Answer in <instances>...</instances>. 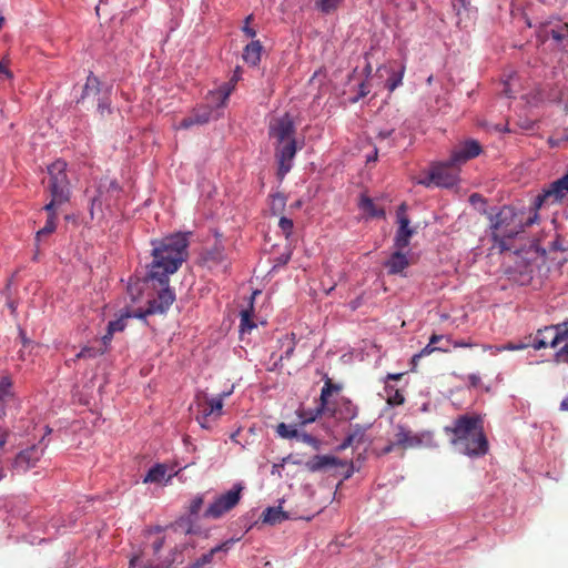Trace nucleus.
<instances>
[{"label": "nucleus", "mask_w": 568, "mask_h": 568, "mask_svg": "<svg viewBox=\"0 0 568 568\" xmlns=\"http://www.w3.org/2000/svg\"><path fill=\"white\" fill-rule=\"evenodd\" d=\"M151 244L153 260L143 283L158 282L160 290L156 297L148 302L146 313L164 314L175 301V293L169 287V276L186 261L189 242L185 234L176 233L153 240Z\"/></svg>", "instance_id": "nucleus-1"}, {"label": "nucleus", "mask_w": 568, "mask_h": 568, "mask_svg": "<svg viewBox=\"0 0 568 568\" xmlns=\"http://www.w3.org/2000/svg\"><path fill=\"white\" fill-rule=\"evenodd\" d=\"M450 443L456 449L469 457H481L488 453L489 444L484 432V422L479 415L464 414L445 427Z\"/></svg>", "instance_id": "nucleus-2"}, {"label": "nucleus", "mask_w": 568, "mask_h": 568, "mask_svg": "<svg viewBox=\"0 0 568 568\" xmlns=\"http://www.w3.org/2000/svg\"><path fill=\"white\" fill-rule=\"evenodd\" d=\"M538 211L535 199L528 212L504 205L495 215H490L491 236L498 247L501 251L509 250L510 247L506 241L514 239L526 227L537 223L539 220Z\"/></svg>", "instance_id": "nucleus-3"}, {"label": "nucleus", "mask_w": 568, "mask_h": 568, "mask_svg": "<svg viewBox=\"0 0 568 568\" xmlns=\"http://www.w3.org/2000/svg\"><path fill=\"white\" fill-rule=\"evenodd\" d=\"M560 344L562 346L555 353L554 361L557 364H568V321L538 329L530 345L535 349H541L548 346L555 348Z\"/></svg>", "instance_id": "nucleus-4"}, {"label": "nucleus", "mask_w": 568, "mask_h": 568, "mask_svg": "<svg viewBox=\"0 0 568 568\" xmlns=\"http://www.w3.org/2000/svg\"><path fill=\"white\" fill-rule=\"evenodd\" d=\"M48 185L47 190L50 193V202L47 203L43 210H51L52 207H60L70 201V182L67 175V163L62 160L54 161L48 166Z\"/></svg>", "instance_id": "nucleus-5"}, {"label": "nucleus", "mask_w": 568, "mask_h": 568, "mask_svg": "<svg viewBox=\"0 0 568 568\" xmlns=\"http://www.w3.org/2000/svg\"><path fill=\"white\" fill-rule=\"evenodd\" d=\"M393 437L394 445H397L402 450L419 448L422 446L429 445L432 442V434L429 432L415 434L409 428L400 424L395 426Z\"/></svg>", "instance_id": "nucleus-6"}, {"label": "nucleus", "mask_w": 568, "mask_h": 568, "mask_svg": "<svg viewBox=\"0 0 568 568\" xmlns=\"http://www.w3.org/2000/svg\"><path fill=\"white\" fill-rule=\"evenodd\" d=\"M243 487L235 485L225 494L220 495L205 510L204 517L217 519L233 509L241 499Z\"/></svg>", "instance_id": "nucleus-7"}, {"label": "nucleus", "mask_w": 568, "mask_h": 568, "mask_svg": "<svg viewBox=\"0 0 568 568\" xmlns=\"http://www.w3.org/2000/svg\"><path fill=\"white\" fill-rule=\"evenodd\" d=\"M459 165L452 163V158L432 166L429 180L437 186L450 187L458 181Z\"/></svg>", "instance_id": "nucleus-8"}, {"label": "nucleus", "mask_w": 568, "mask_h": 568, "mask_svg": "<svg viewBox=\"0 0 568 568\" xmlns=\"http://www.w3.org/2000/svg\"><path fill=\"white\" fill-rule=\"evenodd\" d=\"M568 194V172L560 179L551 182L536 196V207L559 203Z\"/></svg>", "instance_id": "nucleus-9"}, {"label": "nucleus", "mask_w": 568, "mask_h": 568, "mask_svg": "<svg viewBox=\"0 0 568 568\" xmlns=\"http://www.w3.org/2000/svg\"><path fill=\"white\" fill-rule=\"evenodd\" d=\"M44 449L45 447L39 443L20 450L12 460V469L26 474L38 465L43 457Z\"/></svg>", "instance_id": "nucleus-10"}, {"label": "nucleus", "mask_w": 568, "mask_h": 568, "mask_svg": "<svg viewBox=\"0 0 568 568\" xmlns=\"http://www.w3.org/2000/svg\"><path fill=\"white\" fill-rule=\"evenodd\" d=\"M296 152L297 146L295 140H290L282 144L277 143L275 148V159L278 164L277 178L280 181H283L285 175L291 171Z\"/></svg>", "instance_id": "nucleus-11"}, {"label": "nucleus", "mask_w": 568, "mask_h": 568, "mask_svg": "<svg viewBox=\"0 0 568 568\" xmlns=\"http://www.w3.org/2000/svg\"><path fill=\"white\" fill-rule=\"evenodd\" d=\"M406 204L403 203L397 210V222L398 229L394 239V247L398 250H405L409 245L410 237L415 233L414 229L409 226V219L405 214Z\"/></svg>", "instance_id": "nucleus-12"}, {"label": "nucleus", "mask_w": 568, "mask_h": 568, "mask_svg": "<svg viewBox=\"0 0 568 568\" xmlns=\"http://www.w3.org/2000/svg\"><path fill=\"white\" fill-rule=\"evenodd\" d=\"M219 114H213V106L210 103H202L194 108L189 116H185L178 129L187 130L193 125L206 124L211 119L217 118Z\"/></svg>", "instance_id": "nucleus-13"}, {"label": "nucleus", "mask_w": 568, "mask_h": 568, "mask_svg": "<svg viewBox=\"0 0 568 568\" xmlns=\"http://www.w3.org/2000/svg\"><path fill=\"white\" fill-rule=\"evenodd\" d=\"M294 133V122L287 113L275 119L270 125V135L275 138L280 144L290 140H295Z\"/></svg>", "instance_id": "nucleus-14"}, {"label": "nucleus", "mask_w": 568, "mask_h": 568, "mask_svg": "<svg viewBox=\"0 0 568 568\" xmlns=\"http://www.w3.org/2000/svg\"><path fill=\"white\" fill-rule=\"evenodd\" d=\"M19 400L12 392V381L4 376L0 379V419L4 418L8 410H17Z\"/></svg>", "instance_id": "nucleus-15"}, {"label": "nucleus", "mask_w": 568, "mask_h": 568, "mask_svg": "<svg viewBox=\"0 0 568 568\" xmlns=\"http://www.w3.org/2000/svg\"><path fill=\"white\" fill-rule=\"evenodd\" d=\"M480 153L481 146L476 140L465 141L452 152V163L460 166L467 161L478 156Z\"/></svg>", "instance_id": "nucleus-16"}, {"label": "nucleus", "mask_w": 568, "mask_h": 568, "mask_svg": "<svg viewBox=\"0 0 568 568\" xmlns=\"http://www.w3.org/2000/svg\"><path fill=\"white\" fill-rule=\"evenodd\" d=\"M538 38L542 42L551 38L559 43L568 38V23L559 20L556 22H547L538 31Z\"/></svg>", "instance_id": "nucleus-17"}, {"label": "nucleus", "mask_w": 568, "mask_h": 568, "mask_svg": "<svg viewBox=\"0 0 568 568\" xmlns=\"http://www.w3.org/2000/svg\"><path fill=\"white\" fill-rule=\"evenodd\" d=\"M344 467L346 463L331 455H315L305 463V467L311 473L326 470L334 467Z\"/></svg>", "instance_id": "nucleus-18"}, {"label": "nucleus", "mask_w": 568, "mask_h": 568, "mask_svg": "<svg viewBox=\"0 0 568 568\" xmlns=\"http://www.w3.org/2000/svg\"><path fill=\"white\" fill-rule=\"evenodd\" d=\"M233 87L229 83L221 85L214 91H210L205 97L204 103H210L213 106V114H219L220 109H223L232 93Z\"/></svg>", "instance_id": "nucleus-19"}, {"label": "nucleus", "mask_w": 568, "mask_h": 568, "mask_svg": "<svg viewBox=\"0 0 568 568\" xmlns=\"http://www.w3.org/2000/svg\"><path fill=\"white\" fill-rule=\"evenodd\" d=\"M444 339H445L444 335L433 334L429 337L428 344L419 353L415 354L412 357L413 369L417 366V363L420 358L428 356L434 352L448 353L449 352L448 345H437L438 341H444Z\"/></svg>", "instance_id": "nucleus-20"}, {"label": "nucleus", "mask_w": 568, "mask_h": 568, "mask_svg": "<svg viewBox=\"0 0 568 568\" xmlns=\"http://www.w3.org/2000/svg\"><path fill=\"white\" fill-rule=\"evenodd\" d=\"M384 265L387 268L388 274L396 275L402 274L404 270L410 265V261L408 256L403 253V250L396 248Z\"/></svg>", "instance_id": "nucleus-21"}, {"label": "nucleus", "mask_w": 568, "mask_h": 568, "mask_svg": "<svg viewBox=\"0 0 568 568\" xmlns=\"http://www.w3.org/2000/svg\"><path fill=\"white\" fill-rule=\"evenodd\" d=\"M59 207H52L51 210H44L48 213V217L45 224L42 229H40L36 234V245L39 247V243L42 237L52 234L57 229V215Z\"/></svg>", "instance_id": "nucleus-22"}, {"label": "nucleus", "mask_w": 568, "mask_h": 568, "mask_svg": "<svg viewBox=\"0 0 568 568\" xmlns=\"http://www.w3.org/2000/svg\"><path fill=\"white\" fill-rule=\"evenodd\" d=\"M231 544H232V540H226V541L213 547L209 552L202 555L194 562L201 568H210V565L212 564L214 556L220 552H227Z\"/></svg>", "instance_id": "nucleus-23"}, {"label": "nucleus", "mask_w": 568, "mask_h": 568, "mask_svg": "<svg viewBox=\"0 0 568 568\" xmlns=\"http://www.w3.org/2000/svg\"><path fill=\"white\" fill-rule=\"evenodd\" d=\"M263 47L258 40L250 42L243 51V59L252 67H256L261 60Z\"/></svg>", "instance_id": "nucleus-24"}, {"label": "nucleus", "mask_w": 568, "mask_h": 568, "mask_svg": "<svg viewBox=\"0 0 568 568\" xmlns=\"http://www.w3.org/2000/svg\"><path fill=\"white\" fill-rule=\"evenodd\" d=\"M199 408H202L205 416H220L223 408V396L205 398L202 403L199 404Z\"/></svg>", "instance_id": "nucleus-25"}, {"label": "nucleus", "mask_w": 568, "mask_h": 568, "mask_svg": "<svg viewBox=\"0 0 568 568\" xmlns=\"http://www.w3.org/2000/svg\"><path fill=\"white\" fill-rule=\"evenodd\" d=\"M204 263L210 267H216L225 262L224 250L221 246H214L203 254Z\"/></svg>", "instance_id": "nucleus-26"}, {"label": "nucleus", "mask_w": 568, "mask_h": 568, "mask_svg": "<svg viewBox=\"0 0 568 568\" xmlns=\"http://www.w3.org/2000/svg\"><path fill=\"white\" fill-rule=\"evenodd\" d=\"M101 93V82L98 77L90 72L87 77L85 84L82 90L81 99L84 100L90 97H97Z\"/></svg>", "instance_id": "nucleus-27"}, {"label": "nucleus", "mask_w": 568, "mask_h": 568, "mask_svg": "<svg viewBox=\"0 0 568 568\" xmlns=\"http://www.w3.org/2000/svg\"><path fill=\"white\" fill-rule=\"evenodd\" d=\"M287 518L281 507H268L263 511V521L271 525L280 524Z\"/></svg>", "instance_id": "nucleus-28"}, {"label": "nucleus", "mask_w": 568, "mask_h": 568, "mask_svg": "<svg viewBox=\"0 0 568 568\" xmlns=\"http://www.w3.org/2000/svg\"><path fill=\"white\" fill-rule=\"evenodd\" d=\"M338 414L341 418L351 420L357 416L358 409L357 406L354 405L351 399L342 398L339 403Z\"/></svg>", "instance_id": "nucleus-29"}, {"label": "nucleus", "mask_w": 568, "mask_h": 568, "mask_svg": "<svg viewBox=\"0 0 568 568\" xmlns=\"http://www.w3.org/2000/svg\"><path fill=\"white\" fill-rule=\"evenodd\" d=\"M168 468L163 464H156L145 475L143 483L160 484L166 476Z\"/></svg>", "instance_id": "nucleus-30"}, {"label": "nucleus", "mask_w": 568, "mask_h": 568, "mask_svg": "<svg viewBox=\"0 0 568 568\" xmlns=\"http://www.w3.org/2000/svg\"><path fill=\"white\" fill-rule=\"evenodd\" d=\"M326 406L323 405L322 403H320V405L314 408V409H310V410H306V409H301L298 410V417L301 418V424L302 425H306V424H310V423H313L315 422L318 417L322 416V414L324 413Z\"/></svg>", "instance_id": "nucleus-31"}, {"label": "nucleus", "mask_w": 568, "mask_h": 568, "mask_svg": "<svg viewBox=\"0 0 568 568\" xmlns=\"http://www.w3.org/2000/svg\"><path fill=\"white\" fill-rule=\"evenodd\" d=\"M359 206L363 211H365L371 217H384L385 211L384 209L377 207L373 200L368 196H362Z\"/></svg>", "instance_id": "nucleus-32"}, {"label": "nucleus", "mask_w": 568, "mask_h": 568, "mask_svg": "<svg viewBox=\"0 0 568 568\" xmlns=\"http://www.w3.org/2000/svg\"><path fill=\"white\" fill-rule=\"evenodd\" d=\"M405 73V65L400 64L397 70L392 68L390 75L386 81V88L389 92H393L396 88L402 84Z\"/></svg>", "instance_id": "nucleus-33"}, {"label": "nucleus", "mask_w": 568, "mask_h": 568, "mask_svg": "<svg viewBox=\"0 0 568 568\" xmlns=\"http://www.w3.org/2000/svg\"><path fill=\"white\" fill-rule=\"evenodd\" d=\"M344 0H316L315 8L324 14L334 13Z\"/></svg>", "instance_id": "nucleus-34"}, {"label": "nucleus", "mask_w": 568, "mask_h": 568, "mask_svg": "<svg viewBox=\"0 0 568 568\" xmlns=\"http://www.w3.org/2000/svg\"><path fill=\"white\" fill-rule=\"evenodd\" d=\"M385 393L387 396V403L389 405L398 406V405L404 404L405 397H404L403 393L399 389L395 388L393 385L386 384Z\"/></svg>", "instance_id": "nucleus-35"}, {"label": "nucleus", "mask_w": 568, "mask_h": 568, "mask_svg": "<svg viewBox=\"0 0 568 568\" xmlns=\"http://www.w3.org/2000/svg\"><path fill=\"white\" fill-rule=\"evenodd\" d=\"M253 316V304L251 303L250 308L241 311V332H251L256 327V324L252 320Z\"/></svg>", "instance_id": "nucleus-36"}, {"label": "nucleus", "mask_w": 568, "mask_h": 568, "mask_svg": "<svg viewBox=\"0 0 568 568\" xmlns=\"http://www.w3.org/2000/svg\"><path fill=\"white\" fill-rule=\"evenodd\" d=\"M341 385L338 384H334L332 382L331 378H326L325 379V383H324V386L321 390V396H320V403H322L323 405L327 406V403H328V397L334 393V392H339L341 390Z\"/></svg>", "instance_id": "nucleus-37"}, {"label": "nucleus", "mask_w": 568, "mask_h": 568, "mask_svg": "<svg viewBox=\"0 0 568 568\" xmlns=\"http://www.w3.org/2000/svg\"><path fill=\"white\" fill-rule=\"evenodd\" d=\"M365 433H366V427H364L359 424H355L352 426L351 432L348 433L347 437L349 439H352V443L354 444V446H358L359 444H362L364 442Z\"/></svg>", "instance_id": "nucleus-38"}, {"label": "nucleus", "mask_w": 568, "mask_h": 568, "mask_svg": "<svg viewBox=\"0 0 568 568\" xmlns=\"http://www.w3.org/2000/svg\"><path fill=\"white\" fill-rule=\"evenodd\" d=\"M281 342L282 345L285 346L286 348L284 353L280 356V361L290 359L293 356L295 349V335H286Z\"/></svg>", "instance_id": "nucleus-39"}, {"label": "nucleus", "mask_w": 568, "mask_h": 568, "mask_svg": "<svg viewBox=\"0 0 568 568\" xmlns=\"http://www.w3.org/2000/svg\"><path fill=\"white\" fill-rule=\"evenodd\" d=\"M131 317V313L122 314L119 318L114 321H110L108 324V328L113 332H122L126 327V321Z\"/></svg>", "instance_id": "nucleus-40"}, {"label": "nucleus", "mask_w": 568, "mask_h": 568, "mask_svg": "<svg viewBox=\"0 0 568 568\" xmlns=\"http://www.w3.org/2000/svg\"><path fill=\"white\" fill-rule=\"evenodd\" d=\"M105 353V348H97L92 346L83 347L77 355L75 358H94L97 356L103 355Z\"/></svg>", "instance_id": "nucleus-41"}, {"label": "nucleus", "mask_w": 568, "mask_h": 568, "mask_svg": "<svg viewBox=\"0 0 568 568\" xmlns=\"http://www.w3.org/2000/svg\"><path fill=\"white\" fill-rule=\"evenodd\" d=\"M276 432L282 438H297L300 434L297 429L286 425L285 423H280L276 427Z\"/></svg>", "instance_id": "nucleus-42"}, {"label": "nucleus", "mask_w": 568, "mask_h": 568, "mask_svg": "<svg viewBox=\"0 0 568 568\" xmlns=\"http://www.w3.org/2000/svg\"><path fill=\"white\" fill-rule=\"evenodd\" d=\"M97 110L101 118H105L112 113V108H111V102H110L109 97L104 95L101 99H99Z\"/></svg>", "instance_id": "nucleus-43"}, {"label": "nucleus", "mask_w": 568, "mask_h": 568, "mask_svg": "<svg viewBox=\"0 0 568 568\" xmlns=\"http://www.w3.org/2000/svg\"><path fill=\"white\" fill-rule=\"evenodd\" d=\"M298 440L312 446L314 449H320L321 440L307 433H301L297 437Z\"/></svg>", "instance_id": "nucleus-44"}, {"label": "nucleus", "mask_w": 568, "mask_h": 568, "mask_svg": "<svg viewBox=\"0 0 568 568\" xmlns=\"http://www.w3.org/2000/svg\"><path fill=\"white\" fill-rule=\"evenodd\" d=\"M278 226L282 230V232L285 234L286 237H288L293 231V221L288 217L282 216L278 221Z\"/></svg>", "instance_id": "nucleus-45"}, {"label": "nucleus", "mask_w": 568, "mask_h": 568, "mask_svg": "<svg viewBox=\"0 0 568 568\" xmlns=\"http://www.w3.org/2000/svg\"><path fill=\"white\" fill-rule=\"evenodd\" d=\"M102 213V201H101V192L94 196L91 201L90 214L91 219H94L95 213Z\"/></svg>", "instance_id": "nucleus-46"}, {"label": "nucleus", "mask_w": 568, "mask_h": 568, "mask_svg": "<svg viewBox=\"0 0 568 568\" xmlns=\"http://www.w3.org/2000/svg\"><path fill=\"white\" fill-rule=\"evenodd\" d=\"M445 345H448V347H474L475 344L470 341H454L449 336H445Z\"/></svg>", "instance_id": "nucleus-47"}, {"label": "nucleus", "mask_w": 568, "mask_h": 568, "mask_svg": "<svg viewBox=\"0 0 568 568\" xmlns=\"http://www.w3.org/2000/svg\"><path fill=\"white\" fill-rule=\"evenodd\" d=\"M371 92V85L368 82H362L358 87V93L356 97L352 98V103L358 102L362 98H365Z\"/></svg>", "instance_id": "nucleus-48"}, {"label": "nucleus", "mask_w": 568, "mask_h": 568, "mask_svg": "<svg viewBox=\"0 0 568 568\" xmlns=\"http://www.w3.org/2000/svg\"><path fill=\"white\" fill-rule=\"evenodd\" d=\"M202 505H203V497L196 496L194 499H192V501L190 504V514L196 515L201 510Z\"/></svg>", "instance_id": "nucleus-49"}, {"label": "nucleus", "mask_w": 568, "mask_h": 568, "mask_svg": "<svg viewBox=\"0 0 568 568\" xmlns=\"http://www.w3.org/2000/svg\"><path fill=\"white\" fill-rule=\"evenodd\" d=\"M140 281L136 280L134 283L133 282H130L129 286H128V291L132 297V301H135L138 300V294L140 292Z\"/></svg>", "instance_id": "nucleus-50"}, {"label": "nucleus", "mask_w": 568, "mask_h": 568, "mask_svg": "<svg viewBox=\"0 0 568 568\" xmlns=\"http://www.w3.org/2000/svg\"><path fill=\"white\" fill-rule=\"evenodd\" d=\"M211 416H205L204 417V412H202V408H199V414L196 416V420L199 422V424L201 425V427L203 428H210V424H209V418Z\"/></svg>", "instance_id": "nucleus-51"}, {"label": "nucleus", "mask_w": 568, "mask_h": 568, "mask_svg": "<svg viewBox=\"0 0 568 568\" xmlns=\"http://www.w3.org/2000/svg\"><path fill=\"white\" fill-rule=\"evenodd\" d=\"M10 432L7 428L0 427V450H2L8 442Z\"/></svg>", "instance_id": "nucleus-52"}, {"label": "nucleus", "mask_w": 568, "mask_h": 568, "mask_svg": "<svg viewBox=\"0 0 568 568\" xmlns=\"http://www.w3.org/2000/svg\"><path fill=\"white\" fill-rule=\"evenodd\" d=\"M252 20V16H248L245 20V26L243 27V32L248 37V38H254L256 36V31L248 27V22Z\"/></svg>", "instance_id": "nucleus-53"}, {"label": "nucleus", "mask_w": 568, "mask_h": 568, "mask_svg": "<svg viewBox=\"0 0 568 568\" xmlns=\"http://www.w3.org/2000/svg\"><path fill=\"white\" fill-rule=\"evenodd\" d=\"M113 335H114V333L111 332L109 328H106V333L102 336V339H101L102 344H103L102 348H105V352L108 351V345L112 341Z\"/></svg>", "instance_id": "nucleus-54"}, {"label": "nucleus", "mask_w": 568, "mask_h": 568, "mask_svg": "<svg viewBox=\"0 0 568 568\" xmlns=\"http://www.w3.org/2000/svg\"><path fill=\"white\" fill-rule=\"evenodd\" d=\"M398 446L397 445H394V437L389 440V443L382 449V454L383 455H387V454H390L392 452H394L395 449H397Z\"/></svg>", "instance_id": "nucleus-55"}, {"label": "nucleus", "mask_w": 568, "mask_h": 568, "mask_svg": "<svg viewBox=\"0 0 568 568\" xmlns=\"http://www.w3.org/2000/svg\"><path fill=\"white\" fill-rule=\"evenodd\" d=\"M525 346L524 345H515L513 343H508L507 345L505 346H501V347H498L497 351H517V349H523Z\"/></svg>", "instance_id": "nucleus-56"}, {"label": "nucleus", "mask_w": 568, "mask_h": 568, "mask_svg": "<svg viewBox=\"0 0 568 568\" xmlns=\"http://www.w3.org/2000/svg\"><path fill=\"white\" fill-rule=\"evenodd\" d=\"M348 447H354V444L352 443V439H349L347 436L345 439L341 443V445L337 447L338 452L345 450Z\"/></svg>", "instance_id": "nucleus-57"}, {"label": "nucleus", "mask_w": 568, "mask_h": 568, "mask_svg": "<svg viewBox=\"0 0 568 568\" xmlns=\"http://www.w3.org/2000/svg\"><path fill=\"white\" fill-rule=\"evenodd\" d=\"M273 204H278L283 207L285 205V196L281 193L273 195Z\"/></svg>", "instance_id": "nucleus-58"}, {"label": "nucleus", "mask_w": 568, "mask_h": 568, "mask_svg": "<svg viewBox=\"0 0 568 568\" xmlns=\"http://www.w3.org/2000/svg\"><path fill=\"white\" fill-rule=\"evenodd\" d=\"M148 315H154V313H146V310H144V311L139 310L134 313H131V317H136L140 320H144Z\"/></svg>", "instance_id": "nucleus-59"}, {"label": "nucleus", "mask_w": 568, "mask_h": 568, "mask_svg": "<svg viewBox=\"0 0 568 568\" xmlns=\"http://www.w3.org/2000/svg\"><path fill=\"white\" fill-rule=\"evenodd\" d=\"M0 75H4L6 78H11L12 74L8 69V65L4 62L0 63Z\"/></svg>", "instance_id": "nucleus-60"}, {"label": "nucleus", "mask_w": 568, "mask_h": 568, "mask_svg": "<svg viewBox=\"0 0 568 568\" xmlns=\"http://www.w3.org/2000/svg\"><path fill=\"white\" fill-rule=\"evenodd\" d=\"M163 545L164 538H158L152 545L154 552H159L162 549Z\"/></svg>", "instance_id": "nucleus-61"}, {"label": "nucleus", "mask_w": 568, "mask_h": 568, "mask_svg": "<svg viewBox=\"0 0 568 568\" xmlns=\"http://www.w3.org/2000/svg\"><path fill=\"white\" fill-rule=\"evenodd\" d=\"M468 381H469V383H470V385H471V386H475V387H476V386H478V385H479V383H480V377H479L478 375H476V374H470V375L468 376Z\"/></svg>", "instance_id": "nucleus-62"}, {"label": "nucleus", "mask_w": 568, "mask_h": 568, "mask_svg": "<svg viewBox=\"0 0 568 568\" xmlns=\"http://www.w3.org/2000/svg\"><path fill=\"white\" fill-rule=\"evenodd\" d=\"M403 376V373L399 374H388L386 377V384H388L389 381H397L400 379Z\"/></svg>", "instance_id": "nucleus-63"}, {"label": "nucleus", "mask_w": 568, "mask_h": 568, "mask_svg": "<svg viewBox=\"0 0 568 568\" xmlns=\"http://www.w3.org/2000/svg\"><path fill=\"white\" fill-rule=\"evenodd\" d=\"M503 92H504V94H505L506 97H508V98H513V92H511V90H510V84H509V82H506V83H505V88H504Z\"/></svg>", "instance_id": "nucleus-64"}]
</instances>
